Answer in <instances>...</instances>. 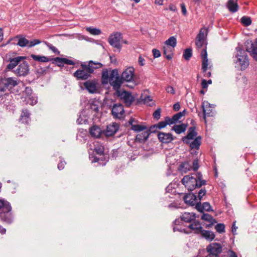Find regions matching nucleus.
<instances>
[{
    "label": "nucleus",
    "instance_id": "obj_6",
    "mask_svg": "<svg viewBox=\"0 0 257 257\" xmlns=\"http://www.w3.org/2000/svg\"><path fill=\"white\" fill-rule=\"evenodd\" d=\"M23 101L26 103L34 105L37 103V96L32 93V90L30 87H27L23 92Z\"/></svg>",
    "mask_w": 257,
    "mask_h": 257
},
{
    "label": "nucleus",
    "instance_id": "obj_63",
    "mask_svg": "<svg viewBox=\"0 0 257 257\" xmlns=\"http://www.w3.org/2000/svg\"><path fill=\"white\" fill-rule=\"evenodd\" d=\"M65 162L61 161L58 165V168L59 170H62L64 168Z\"/></svg>",
    "mask_w": 257,
    "mask_h": 257
},
{
    "label": "nucleus",
    "instance_id": "obj_17",
    "mask_svg": "<svg viewBox=\"0 0 257 257\" xmlns=\"http://www.w3.org/2000/svg\"><path fill=\"white\" fill-rule=\"evenodd\" d=\"M2 84H4L5 87L9 90L12 89L18 83L17 79L13 77L4 78L0 79Z\"/></svg>",
    "mask_w": 257,
    "mask_h": 257
},
{
    "label": "nucleus",
    "instance_id": "obj_49",
    "mask_svg": "<svg viewBox=\"0 0 257 257\" xmlns=\"http://www.w3.org/2000/svg\"><path fill=\"white\" fill-rule=\"evenodd\" d=\"M185 111L184 110L183 112H180L173 116V119H174L176 123L184 115Z\"/></svg>",
    "mask_w": 257,
    "mask_h": 257
},
{
    "label": "nucleus",
    "instance_id": "obj_39",
    "mask_svg": "<svg viewBox=\"0 0 257 257\" xmlns=\"http://www.w3.org/2000/svg\"><path fill=\"white\" fill-rule=\"evenodd\" d=\"M201 219L209 222L212 225L216 222L215 219L211 215L207 213L203 214L201 216Z\"/></svg>",
    "mask_w": 257,
    "mask_h": 257
},
{
    "label": "nucleus",
    "instance_id": "obj_3",
    "mask_svg": "<svg viewBox=\"0 0 257 257\" xmlns=\"http://www.w3.org/2000/svg\"><path fill=\"white\" fill-rule=\"evenodd\" d=\"M236 54L234 58L235 67L240 70L245 69L249 65V60L246 52L239 47L236 48Z\"/></svg>",
    "mask_w": 257,
    "mask_h": 257
},
{
    "label": "nucleus",
    "instance_id": "obj_57",
    "mask_svg": "<svg viewBox=\"0 0 257 257\" xmlns=\"http://www.w3.org/2000/svg\"><path fill=\"white\" fill-rule=\"evenodd\" d=\"M153 56L155 58H158L161 56V53L160 51L156 49H154L152 50Z\"/></svg>",
    "mask_w": 257,
    "mask_h": 257
},
{
    "label": "nucleus",
    "instance_id": "obj_50",
    "mask_svg": "<svg viewBox=\"0 0 257 257\" xmlns=\"http://www.w3.org/2000/svg\"><path fill=\"white\" fill-rule=\"evenodd\" d=\"M8 89L5 87L4 84H2V82L0 81V98L3 97L6 94V91Z\"/></svg>",
    "mask_w": 257,
    "mask_h": 257
},
{
    "label": "nucleus",
    "instance_id": "obj_56",
    "mask_svg": "<svg viewBox=\"0 0 257 257\" xmlns=\"http://www.w3.org/2000/svg\"><path fill=\"white\" fill-rule=\"evenodd\" d=\"M165 119L166 121L167 125H171L172 124L176 123L174 119H173V117L172 118H170L169 117H166Z\"/></svg>",
    "mask_w": 257,
    "mask_h": 257
},
{
    "label": "nucleus",
    "instance_id": "obj_48",
    "mask_svg": "<svg viewBox=\"0 0 257 257\" xmlns=\"http://www.w3.org/2000/svg\"><path fill=\"white\" fill-rule=\"evenodd\" d=\"M192 56V50L191 49H186L183 54V57L185 59L188 60Z\"/></svg>",
    "mask_w": 257,
    "mask_h": 257
},
{
    "label": "nucleus",
    "instance_id": "obj_54",
    "mask_svg": "<svg viewBox=\"0 0 257 257\" xmlns=\"http://www.w3.org/2000/svg\"><path fill=\"white\" fill-rule=\"evenodd\" d=\"M206 194V190L205 189H201L198 192V200L200 202L203 196Z\"/></svg>",
    "mask_w": 257,
    "mask_h": 257
},
{
    "label": "nucleus",
    "instance_id": "obj_61",
    "mask_svg": "<svg viewBox=\"0 0 257 257\" xmlns=\"http://www.w3.org/2000/svg\"><path fill=\"white\" fill-rule=\"evenodd\" d=\"M181 8L183 15L186 16L187 14V10L184 4L182 3L181 4Z\"/></svg>",
    "mask_w": 257,
    "mask_h": 257
},
{
    "label": "nucleus",
    "instance_id": "obj_12",
    "mask_svg": "<svg viewBox=\"0 0 257 257\" xmlns=\"http://www.w3.org/2000/svg\"><path fill=\"white\" fill-rule=\"evenodd\" d=\"M116 95L123 101L126 106H130L134 101V97L127 91H117Z\"/></svg>",
    "mask_w": 257,
    "mask_h": 257
},
{
    "label": "nucleus",
    "instance_id": "obj_32",
    "mask_svg": "<svg viewBox=\"0 0 257 257\" xmlns=\"http://www.w3.org/2000/svg\"><path fill=\"white\" fill-rule=\"evenodd\" d=\"M201 137H198L192 142H191L190 141V143L188 144L190 145V147L191 148V149L198 150L201 144Z\"/></svg>",
    "mask_w": 257,
    "mask_h": 257
},
{
    "label": "nucleus",
    "instance_id": "obj_21",
    "mask_svg": "<svg viewBox=\"0 0 257 257\" xmlns=\"http://www.w3.org/2000/svg\"><path fill=\"white\" fill-rule=\"evenodd\" d=\"M97 83L93 80H88L84 83L86 89L90 93H95L97 91Z\"/></svg>",
    "mask_w": 257,
    "mask_h": 257
},
{
    "label": "nucleus",
    "instance_id": "obj_13",
    "mask_svg": "<svg viewBox=\"0 0 257 257\" xmlns=\"http://www.w3.org/2000/svg\"><path fill=\"white\" fill-rule=\"evenodd\" d=\"M121 77L124 81L132 82L135 77V69L133 67L126 68L122 73Z\"/></svg>",
    "mask_w": 257,
    "mask_h": 257
},
{
    "label": "nucleus",
    "instance_id": "obj_10",
    "mask_svg": "<svg viewBox=\"0 0 257 257\" xmlns=\"http://www.w3.org/2000/svg\"><path fill=\"white\" fill-rule=\"evenodd\" d=\"M122 35L120 33H115L111 35L108 38V42L110 45L119 51L121 48V41Z\"/></svg>",
    "mask_w": 257,
    "mask_h": 257
},
{
    "label": "nucleus",
    "instance_id": "obj_42",
    "mask_svg": "<svg viewBox=\"0 0 257 257\" xmlns=\"http://www.w3.org/2000/svg\"><path fill=\"white\" fill-rule=\"evenodd\" d=\"M208 31L206 28H202L200 30L196 39L205 40V38L207 35Z\"/></svg>",
    "mask_w": 257,
    "mask_h": 257
},
{
    "label": "nucleus",
    "instance_id": "obj_2",
    "mask_svg": "<svg viewBox=\"0 0 257 257\" xmlns=\"http://www.w3.org/2000/svg\"><path fill=\"white\" fill-rule=\"evenodd\" d=\"M180 219H177L174 222V231H178L185 233H189V232L183 226V221L186 222H191L194 221L196 218V214L194 213L184 212L182 213Z\"/></svg>",
    "mask_w": 257,
    "mask_h": 257
},
{
    "label": "nucleus",
    "instance_id": "obj_5",
    "mask_svg": "<svg viewBox=\"0 0 257 257\" xmlns=\"http://www.w3.org/2000/svg\"><path fill=\"white\" fill-rule=\"evenodd\" d=\"M123 81L122 78L118 76L116 70H112L111 71V77L109 84L113 87V89L116 90V94H117V91H120L119 88Z\"/></svg>",
    "mask_w": 257,
    "mask_h": 257
},
{
    "label": "nucleus",
    "instance_id": "obj_33",
    "mask_svg": "<svg viewBox=\"0 0 257 257\" xmlns=\"http://www.w3.org/2000/svg\"><path fill=\"white\" fill-rule=\"evenodd\" d=\"M31 57L35 61L41 62H47L51 60V58H49L44 56L36 55L32 54Z\"/></svg>",
    "mask_w": 257,
    "mask_h": 257
},
{
    "label": "nucleus",
    "instance_id": "obj_22",
    "mask_svg": "<svg viewBox=\"0 0 257 257\" xmlns=\"http://www.w3.org/2000/svg\"><path fill=\"white\" fill-rule=\"evenodd\" d=\"M158 137L160 141L163 143H169L173 140V136L170 133L159 132L158 134Z\"/></svg>",
    "mask_w": 257,
    "mask_h": 257
},
{
    "label": "nucleus",
    "instance_id": "obj_9",
    "mask_svg": "<svg viewBox=\"0 0 257 257\" xmlns=\"http://www.w3.org/2000/svg\"><path fill=\"white\" fill-rule=\"evenodd\" d=\"M16 38H19V41L17 45L22 47L28 46V47L30 48L41 43V41L38 39H35L31 42H29V41L25 38L20 36H17L16 38L11 39L8 41L7 44L10 43L12 40L15 39Z\"/></svg>",
    "mask_w": 257,
    "mask_h": 257
},
{
    "label": "nucleus",
    "instance_id": "obj_34",
    "mask_svg": "<svg viewBox=\"0 0 257 257\" xmlns=\"http://www.w3.org/2000/svg\"><path fill=\"white\" fill-rule=\"evenodd\" d=\"M30 113L27 110H24L21 115L20 121L22 123H28L30 120Z\"/></svg>",
    "mask_w": 257,
    "mask_h": 257
},
{
    "label": "nucleus",
    "instance_id": "obj_25",
    "mask_svg": "<svg viewBox=\"0 0 257 257\" xmlns=\"http://www.w3.org/2000/svg\"><path fill=\"white\" fill-rule=\"evenodd\" d=\"M89 133L92 137L98 138L101 136L103 131L101 130L100 127L94 125L90 128Z\"/></svg>",
    "mask_w": 257,
    "mask_h": 257
},
{
    "label": "nucleus",
    "instance_id": "obj_43",
    "mask_svg": "<svg viewBox=\"0 0 257 257\" xmlns=\"http://www.w3.org/2000/svg\"><path fill=\"white\" fill-rule=\"evenodd\" d=\"M142 100L144 102V103L147 104V105L152 106L155 104L153 99L150 96H145L144 97H142Z\"/></svg>",
    "mask_w": 257,
    "mask_h": 257
},
{
    "label": "nucleus",
    "instance_id": "obj_4",
    "mask_svg": "<svg viewBox=\"0 0 257 257\" xmlns=\"http://www.w3.org/2000/svg\"><path fill=\"white\" fill-rule=\"evenodd\" d=\"M0 209H2L4 213L0 214V217L5 221L8 223L12 222L9 212L11 211L12 208L7 201L0 199Z\"/></svg>",
    "mask_w": 257,
    "mask_h": 257
},
{
    "label": "nucleus",
    "instance_id": "obj_41",
    "mask_svg": "<svg viewBox=\"0 0 257 257\" xmlns=\"http://www.w3.org/2000/svg\"><path fill=\"white\" fill-rule=\"evenodd\" d=\"M191 166L188 162H184L182 163L180 166V170L182 173H187L188 171L190 170Z\"/></svg>",
    "mask_w": 257,
    "mask_h": 257
},
{
    "label": "nucleus",
    "instance_id": "obj_19",
    "mask_svg": "<svg viewBox=\"0 0 257 257\" xmlns=\"http://www.w3.org/2000/svg\"><path fill=\"white\" fill-rule=\"evenodd\" d=\"M185 202L190 206H194L198 203L196 196L192 193H189L183 197Z\"/></svg>",
    "mask_w": 257,
    "mask_h": 257
},
{
    "label": "nucleus",
    "instance_id": "obj_46",
    "mask_svg": "<svg viewBox=\"0 0 257 257\" xmlns=\"http://www.w3.org/2000/svg\"><path fill=\"white\" fill-rule=\"evenodd\" d=\"M215 228L217 232L222 233L225 232V225L223 223H218L215 226Z\"/></svg>",
    "mask_w": 257,
    "mask_h": 257
},
{
    "label": "nucleus",
    "instance_id": "obj_64",
    "mask_svg": "<svg viewBox=\"0 0 257 257\" xmlns=\"http://www.w3.org/2000/svg\"><path fill=\"white\" fill-rule=\"evenodd\" d=\"M228 253V254L229 256V257H237L236 253L231 250H229Z\"/></svg>",
    "mask_w": 257,
    "mask_h": 257
},
{
    "label": "nucleus",
    "instance_id": "obj_60",
    "mask_svg": "<svg viewBox=\"0 0 257 257\" xmlns=\"http://www.w3.org/2000/svg\"><path fill=\"white\" fill-rule=\"evenodd\" d=\"M199 168L198 161L195 160L193 163V169L194 171H196Z\"/></svg>",
    "mask_w": 257,
    "mask_h": 257
},
{
    "label": "nucleus",
    "instance_id": "obj_16",
    "mask_svg": "<svg viewBox=\"0 0 257 257\" xmlns=\"http://www.w3.org/2000/svg\"><path fill=\"white\" fill-rule=\"evenodd\" d=\"M246 51L250 53L253 59L257 61V39L253 43L251 41L247 42Z\"/></svg>",
    "mask_w": 257,
    "mask_h": 257
},
{
    "label": "nucleus",
    "instance_id": "obj_51",
    "mask_svg": "<svg viewBox=\"0 0 257 257\" xmlns=\"http://www.w3.org/2000/svg\"><path fill=\"white\" fill-rule=\"evenodd\" d=\"M53 63H55L58 66H61L62 64H64V58L56 57L54 59Z\"/></svg>",
    "mask_w": 257,
    "mask_h": 257
},
{
    "label": "nucleus",
    "instance_id": "obj_62",
    "mask_svg": "<svg viewBox=\"0 0 257 257\" xmlns=\"http://www.w3.org/2000/svg\"><path fill=\"white\" fill-rule=\"evenodd\" d=\"M145 59L141 56H140L138 59V62L140 66H144L145 65Z\"/></svg>",
    "mask_w": 257,
    "mask_h": 257
},
{
    "label": "nucleus",
    "instance_id": "obj_8",
    "mask_svg": "<svg viewBox=\"0 0 257 257\" xmlns=\"http://www.w3.org/2000/svg\"><path fill=\"white\" fill-rule=\"evenodd\" d=\"M81 66L82 69L77 70L74 73V76L77 79L86 80L90 76V74H92V70L87 69L86 64H81Z\"/></svg>",
    "mask_w": 257,
    "mask_h": 257
},
{
    "label": "nucleus",
    "instance_id": "obj_29",
    "mask_svg": "<svg viewBox=\"0 0 257 257\" xmlns=\"http://www.w3.org/2000/svg\"><path fill=\"white\" fill-rule=\"evenodd\" d=\"M200 234L202 236L205 238L206 239L208 240H212L215 237V235L214 233L209 230H205L202 229L201 231L200 232Z\"/></svg>",
    "mask_w": 257,
    "mask_h": 257
},
{
    "label": "nucleus",
    "instance_id": "obj_38",
    "mask_svg": "<svg viewBox=\"0 0 257 257\" xmlns=\"http://www.w3.org/2000/svg\"><path fill=\"white\" fill-rule=\"evenodd\" d=\"M164 44L175 48L177 45L176 38L174 36H172L167 40L164 42Z\"/></svg>",
    "mask_w": 257,
    "mask_h": 257
},
{
    "label": "nucleus",
    "instance_id": "obj_37",
    "mask_svg": "<svg viewBox=\"0 0 257 257\" xmlns=\"http://www.w3.org/2000/svg\"><path fill=\"white\" fill-rule=\"evenodd\" d=\"M111 77V73L108 74L107 71H103L102 74L101 82L103 84H107L110 83Z\"/></svg>",
    "mask_w": 257,
    "mask_h": 257
},
{
    "label": "nucleus",
    "instance_id": "obj_11",
    "mask_svg": "<svg viewBox=\"0 0 257 257\" xmlns=\"http://www.w3.org/2000/svg\"><path fill=\"white\" fill-rule=\"evenodd\" d=\"M202 108L203 112V118L206 121V117L213 115V108H214V105L209 103L208 101H204L202 102Z\"/></svg>",
    "mask_w": 257,
    "mask_h": 257
},
{
    "label": "nucleus",
    "instance_id": "obj_55",
    "mask_svg": "<svg viewBox=\"0 0 257 257\" xmlns=\"http://www.w3.org/2000/svg\"><path fill=\"white\" fill-rule=\"evenodd\" d=\"M161 116V109H157L153 113V116L155 118L159 119Z\"/></svg>",
    "mask_w": 257,
    "mask_h": 257
},
{
    "label": "nucleus",
    "instance_id": "obj_45",
    "mask_svg": "<svg viewBox=\"0 0 257 257\" xmlns=\"http://www.w3.org/2000/svg\"><path fill=\"white\" fill-rule=\"evenodd\" d=\"M132 129L136 132H141L147 129L144 125L139 124H132Z\"/></svg>",
    "mask_w": 257,
    "mask_h": 257
},
{
    "label": "nucleus",
    "instance_id": "obj_52",
    "mask_svg": "<svg viewBox=\"0 0 257 257\" xmlns=\"http://www.w3.org/2000/svg\"><path fill=\"white\" fill-rule=\"evenodd\" d=\"M205 40L196 39V45L198 48H201L205 44Z\"/></svg>",
    "mask_w": 257,
    "mask_h": 257
},
{
    "label": "nucleus",
    "instance_id": "obj_53",
    "mask_svg": "<svg viewBox=\"0 0 257 257\" xmlns=\"http://www.w3.org/2000/svg\"><path fill=\"white\" fill-rule=\"evenodd\" d=\"M167 124L166 121L165 120L164 121H162L159 122L157 124L155 125V126H156V127H157L159 129H161L162 128L166 127L167 126Z\"/></svg>",
    "mask_w": 257,
    "mask_h": 257
},
{
    "label": "nucleus",
    "instance_id": "obj_15",
    "mask_svg": "<svg viewBox=\"0 0 257 257\" xmlns=\"http://www.w3.org/2000/svg\"><path fill=\"white\" fill-rule=\"evenodd\" d=\"M123 106L121 104H115L112 106L111 113L115 118H121L124 115Z\"/></svg>",
    "mask_w": 257,
    "mask_h": 257
},
{
    "label": "nucleus",
    "instance_id": "obj_28",
    "mask_svg": "<svg viewBox=\"0 0 257 257\" xmlns=\"http://www.w3.org/2000/svg\"><path fill=\"white\" fill-rule=\"evenodd\" d=\"M24 58L23 57H17L15 58L12 59L10 60V63L7 66V69H12L14 68Z\"/></svg>",
    "mask_w": 257,
    "mask_h": 257
},
{
    "label": "nucleus",
    "instance_id": "obj_26",
    "mask_svg": "<svg viewBox=\"0 0 257 257\" xmlns=\"http://www.w3.org/2000/svg\"><path fill=\"white\" fill-rule=\"evenodd\" d=\"M163 49L164 54L165 55L166 58L168 60L171 59L173 55V52L175 48L164 44Z\"/></svg>",
    "mask_w": 257,
    "mask_h": 257
},
{
    "label": "nucleus",
    "instance_id": "obj_35",
    "mask_svg": "<svg viewBox=\"0 0 257 257\" xmlns=\"http://www.w3.org/2000/svg\"><path fill=\"white\" fill-rule=\"evenodd\" d=\"M149 136V134L147 132L141 133L136 136V140L139 142H144L147 140Z\"/></svg>",
    "mask_w": 257,
    "mask_h": 257
},
{
    "label": "nucleus",
    "instance_id": "obj_14",
    "mask_svg": "<svg viewBox=\"0 0 257 257\" xmlns=\"http://www.w3.org/2000/svg\"><path fill=\"white\" fill-rule=\"evenodd\" d=\"M88 148L89 150L95 152L99 155H102L104 152L103 147L97 141L90 142L88 145Z\"/></svg>",
    "mask_w": 257,
    "mask_h": 257
},
{
    "label": "nucleus",
    "instance_id": "obj_1",
    "mask_svg": "<svg viewBox=\"0 0 257 257\" xmlns=\"http://www.w3.org/2000/svg\"><path fill=\"white\" fill-rule=\"evenodd\" d=\"M195 177L191 175L185 176L182 179V184L188 189L192 191L197 187H200L206 184V181L202 179V175L200 173L195 174Z\"/></svg>",
    "mask_w": 257,
    "mask_h": 257
},
{
    "label": "nucleus",
    "instance_id": "obj_7",
    "mask_svg": "<svg viewBox=\"0 0 257 257\" xmlns=\"http://www.w3.org/2000/svg\"><path fill=\"white\" fill-rule=\"evenodd\" d=\"M201 56L202 58V71L204 73V76L209 77L211 76V72L210 71L208 72L207 70L211 68V66H209L206 49L204 48L201 51Z\"/></svg>",
    "mask_w": 257,
    "mask_h": 257
},
{
    "label": "nucleus",
    "instance_id": "obj_20",
    "mask_svg": "<svg viewBox=\"0 0 257 257\" xmlns=\"http://www.w3.org/2000/svg\"><path fill=\"white\" fill-rule=\"evenodd\" d=\"M29 72V65L27 62H24L20 64L16 70V73L19 76H25Z\"/></svg>",
    "mask_w": 257,
    "mask_h": 257
},
{
    "label": "nucleus",
    "instance_id": "obj_31",
    "mask_svg": "<svg viewBox=\"0 0 257 257\" xmlns=\"http://www.w3.org/2000/svg\"><path fill=\"white\" fill-rule=\"evenodd\" d=\"M227 8L229 11L235 13L238 10V5L236 1L234 0H229L227 3Z\"/></svg>",
    "mask_w": 257,
    "mask_h": 257
},
{
    "label": "nucleus",
    "instance_id": "obj_36",
    "mask_svg": "<svg viewBox=\"0 0 257 257\" xmlns=\"http://www.w3.org/2000/svg\"><path fill=\"white\" fill-rule=\"evenodd\" d=\"M187 127V125L182 123L180 125H175L173 126L172 130H174L177 134H180L185 131Z\"/></svg>",
    "mask_w": 257,
    "mask_h": 257
},
{
    "label": "nucleus",
    "instance_id": "obj_44",
    "mask_svg": "<svg viewBox=\"0 0 257 257\" xmlns=\"http://www.w3.org/2000/svg\"><path fill=\"white\" fill-rule=\"evenodd\" d=\"M86 30L87 32L93 35H99L101 34V31L98 29L87 27Z\"/></svg>",
    "mask_w": 257,
    "mask_h": 257
},
{
    "label": "nucleus",
    "instance_id": "obj_27",
    "mask_svg": "<svg viewBox=\"0 0 257 257\" xmlns=\"http://www.w3.org/2000/svg\"><path fill=\"white\" fill-rule=\"evenodd\" d=\"M196 209L199 212H202L204 210L206 211H210L211 209V206L210 204L208 202H204L202 205L200 201L196 204Z\"/></svg>",
    "mask_w": 257,
    "mask_h": 257
},
{
    "label": "nucleus",
    "instance_id": "obj_24",
    "mask_svg": "<svg viewBox=\"0 0 257 257\" xmlns=\"http://www.w3.org/2000/svg\"><path fill=\"white\" fill-rule=\"evenodd\" d=\"M186 229L190 232L191 230L194 231L195 233H200L202 230L201 224L198 221H195L193 223L189 225L187 227H185Z\"/></svg>",
    "mask_w": 257,
    "mask_h": 257
},
{
    "label": "nucleus",
    "instance_id": "obj_40",
    "mask_svg": "<svg viewBox=\"0 0 257 257\" xmlns=\"http://www.w3.org/2000/svg\"><path fill=\"white\" fill-rule=\"evenodd\" d=\"M85 114V111H82L80 113L79 117L77 119V122L78 124L85 123L87 122V118Z\"/></svg>",
    "mask_w": 257,
    "mask_h": 257
},
{
    "label": "nucleus",
    "instance_id": "obj_59",
    "mask_svg": "<svg viewBox=\"0 0 257 257\" xmlns=\"http://www.w3.org/2000/svg\"><path fill=\"white\" fill-rule=\"evenodd\" d=\"M46 69L45 68H39L36 70V73L38 75V76H40L43 74L46 73Z\"/></svg>",
    "mask_w": 257,
    "mask_h": 257
},
{
    "label": "nucleus",
    "instance_id": "obj_58",
    "mask_svg": "<svg viewBox=\"0 0 257 257\" xmlns=\"http://www.w3.org/2000/svg\"><path fill=\"white\" fill-rule=\"evenodd\" d=\"M166 90L168 93H171L172 94H174L175 93L174 89L171 86H167L166 88Z\"/></svg>",
    "mask_w": 257,
    "mask_h": 257
},
{
    "label": "nucleus",
    "instance_id": "obj_30",
    "mask_svg": "<svg viewBox=\"0 0 257 257\" xmlns=\"http://www.w3.org/2000/svg\"><path fill=\"white\" fill-rule=\"evenodd\" d=\"M102 67V64L99 62H94L90 61L88 65H86L87 69H91L92 70V73H93L95 69L100 68Z\"/></svg>",
    "mask_w": 257,
    "mask_h": 257
},
{
    "label": "nucleus",
    "instance_id": "obj_23",
    "mask_svg": "<svg viewBox=\"0 0 257 257\" xmlns=\"http://www.w3.org/2000/svg\"><path fill=\"white\" fill-rule=\"evenodd\" d=\"M197 136V133L195 131V128L194 127H191L188 130V133L187 136L184 137L182 139V141L184 143L189 144L190 141L194 139V138Z\"/></svg>",
    "mask_w": 257,
    "mask_h": 257
},
{
    "label": "nucleus",
    "instance_id": "obj_47",
    "mask_svg": "<svg viewBox=\"0 0 257 257\" xmlns=\"http://www.w3.org/2000/svg\"><path fill=\"white\" fill-rule=\"evenodd\" d=\"M241 22L244 26H248L251 24V21L250 18L244 16L241 18Z\"/></svg>",
    "mask_w": 257,
    "mask_h": 257
},
{
    "label": "nucleus",
    "instance_id": "obj_18",
    "mask_svg": "<svg viewBox=\"0 0 257 257\" xmlns=\"http://www.w3.org/2000/svg\"><path fill=\"white\" fill-rule=\"evenodd\" d=\"M119 125L117 123L113 122L107 126L105 130L103 131L104 134L107 136H112L117 131Z\"/></svg>",
    "mask_w": 257,
    "mask_h": 257
}]
</instances>
